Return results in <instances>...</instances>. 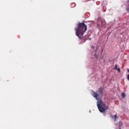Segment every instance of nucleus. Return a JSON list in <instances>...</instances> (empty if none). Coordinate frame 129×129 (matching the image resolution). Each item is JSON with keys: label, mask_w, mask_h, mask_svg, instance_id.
Returning a JSON list of instances; mask_svg holds the SVG:
<instances>
[{"label": "nucleus", "mask_w": 129, "mask_h": 129, "mask_svg": "<svg viewBox=\"0 0 129 129\" xmlns=\"http://www.w3.org/2000/svg\"><path fill=\"white\" fill-rule=\"evenodd\" d=\"M110 117H111L112 118V117H113L111 115H110Z\"/></svg>", "instance_id": "9d476101"}, {"label": "nucleus", "mask_w": 129, "mask_h": 129, "mask_svg": "<svg viewBox=\"0 0 129 129\" xmlns=\"http://www.w3.org/2000/svg\"><path fill=\"white\" fill-rule=\"evenodd\" d=\"M114 70H117L118 73L120 72V69L119 68V67H118V66H117V64L115 66V68H114Z\"/></svg>", "instance_id": "7ed1b4c3"}, {"label": "nucleus", "mask_w": 129, "mask_h": 129, "mask_svg": "<svg viewBox=\"0 0 129 129\" xmlns=\"http://www.w3.org/2000/svg\"><path fill=\"white\" fill-rule=\"evenodd\" d=\"M76 6V4L75 3H72L71 4L72 8H75Z\"/></svg>", "instance_id": "20e7f679"}, {"label": "nucleus", "mask_w": 129, "mask_h": 129, "mask_svg": "<svg viewBox=\"0 0 129 129\" xmlns=\"http://www.w3.org/2000/svg\"><path fill=\"white\" fill-rule=\"evenodd\" d=\"M121 125H122V122L119 121V129H121L120 128V126H121Z\"/></svg>", "instance_id": "39448f33"}, {"label": "nucleus", "mask_w": 129, "mask_h": 129, "mask_svg": "<svg viewBox=\"0 0 129 129\" xmlns=\"http://www.w3.org/2000/svg\"><path fill=\"white\" fill-rule=\"evenodd\" d=\"M114 120H116V119H117V115H116V114L114 115Z\"/></svg>", "instance_id": "6e6552de"}, {"label": "nucleus", "mask_w": 129, "mask_h": 129, "mask_svg": "<svg viewBox=\"0 0 129 129\" xmlns=\"http://www.w3.org/2000/svg\"><path fill=\"white\" fill-rule=\"evenodd\" d=\"M121 96L123 98H124V97H125V94H124V93H122Z\"/></svg>", "instance_id": "0eeeda50"}, {"label": "nucleus", "mask_w": 129, "mask_h": 129, "mask_svg": "<svg viewBox=\"0 0 129 129\" xmlns=\"http://www.w3.org/2000/svg\"><path fill=\"white\" fill-rule=\"evenodd\" d=\"M102 26H104V25H105V22H103L102 23Z\"/></svg>", "instance_id": "1a4fd4ad"}, {"label": "nucleus", "mask_w": 129, "mask_h": 129, "mask_svg": "<svg viewBox=\"0 0 129 129\" xmlns=\"http://www.w3.org/2000/svg\"><path fill=\"white\" fill-rule=\"evenodd\" d=\"M94 57L95 58H96V59H97V58H98V55H97V54L96 53V52H95L94 54Z\"/></svg>", "instance_id": "423d86ee"}, {"label": "nucleus", "mask_w": 129, "mask_h": 129, "mask_svg": "<svg viewBox=\"0 0 129 129\" xmlns=\"http://www.w3.org/2000/svg\"><path fill=\"white\" fill-rule=\"evenodd\" d=\"M104 92V91L103 88H99L97 92L93 91L92 93L93 96L98 100L97 107L100 112H105V110H107V109H108V106L106 105L102 100H101V98H102L103 96Z\"/></svg>", "instance_id": "f257e3e1"}, {"label": "nucleus", "mask_w": 129, "mask_h": 129, "mask_svg": "<svg viewBox=\"0 0 129 129\" xmlns=\"http://www.w3.org/2000/svg\"><path fill=\"white\" fill-rule=\"evenodd\" d=\"M77 28H75L76 35L79 39H82L84 33L87 31V26L83 22L78 23L77 24Z\"/></svg>", "instance_id": "f03ea898"}]
</instances>
